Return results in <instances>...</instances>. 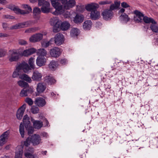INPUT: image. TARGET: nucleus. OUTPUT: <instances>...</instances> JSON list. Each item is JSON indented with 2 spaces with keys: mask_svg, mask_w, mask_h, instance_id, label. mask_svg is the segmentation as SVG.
Masks as SVG:
<instances>
[{
  "mask_svg": "<svg viewBox=\"0 0 158 158\" xmlns=\"http://www.w3.org/2000/svg\"><path fill=\"white\" fill-rule=\"evenodd\" d=\"M19 45H24L27 44V42L25 40L21 39L19 40Z\"/></svg>",
  "mask_w": 158,
  "mask_h": 158,
  "instance_id": "nucleus-54",
  "label": "nucleus"
},
{
  "mask_svg": "<svg viewBox=\"0 0 158 158\" xmlns=\"http://www.w3.org/2000/svg\"><path fill=\"white\" fill-rule=\"evenodd\" d=\"M60 63L62 65H65L67 63V61L65 59H61L60 60Z\"/></svg>",
  "mask_w": 158,
  "mask_h": 158,
  "instance_id": "nucleus-57",
  "label": "nucleus"
},
{
  "mask_svg": "<svg viewBox=\"0 0 158 158\" xmlns=\"http://www.w3.org/2000/svg\"><path fill=\"white\" fill-rule=\"evenodd\" d=\"M31 137V143L34 146L37 145L41 143V139L39 135L35 134L32 135Z\"/></svg>",
  "mask_w": 158,
  "mask_h": 158,
  "instance_id": "nucleus-9",
  "label": "nucleus"
},
{
  "mask_svg": "<svg viewBox=\"0 0 158 158\" xmlns=\"http://www.w3.org/2000/svg\"><path fill=\"white\" fill-rule=\"evenodd\" d=\"M37 30L36 27H33L28 28L25 31V33H30L35 31Z\"/></svg>",
  "mask_w": 158,
  "mask_h": 158,
  "instance_id": "nucleus-51",
  "label": "nucleus"
},
{
  "mask_svg": "<svg viewBox=\"0 0 158 158\" xmlns=\"http://www.w3.org/2000/svg\"><path fill=\"white\" fill-rule=\"evenodd\" d=\"M43 37V34L37 33L31 36L29 38V40L31 42H35L40 41Z\"/></svg>",
  "mask_w": 158,
  "mask_h": 158,
  "instance_id": "nucleus-12",
  "label": "nucleus"
},
{
  "mask_svg": "<svg viewBox=\"0 0 158 158\" xmlns=\"http://www.w3.org/2000/svg\"><path fill=\"white\" fill-rule=\"evenodd\" d=\"M28 24L29 23L28 21L24 22L21 23H19L18 24L12 26L11 27L10 29H15L23 28L25 27L26 25L27 26L26 27H27Z\"/></svg>",
  "mask_w": 158,
  "mask_h": 158,
  "instance_id": "nucleus-17",
  "label": "nucleus"
},
{
  "mask_svg": "<svg viewBox=\"0 0 158 158\" xmlns=\"http://www.w3.org/2000/svg\"><path fill=\"white\" fill-rule=\"evenodd\" d=\"M34 152V148L32 147H29L26 148L25 150L24 155L25 156L29 155H33Z\"/></svg>",
  "mask_w": 158,
  "mask_h": 158,
  "instance_id": "nucleus-37",
  "label": "nucleus"
},
{
  "mask_svg": "<svg viewBox=\"0 0 158 158\" xmlns=\"http://www.w3.org/2000/svg\"><path fill=\"white\" fill-rule=\"evenodd\" d=\"M44 82L46 84L52 85L56 82V80L52 77L48 76L45 77Z\"/></svg>",
  "mask_w": 158,
  "mask_h": 158,
  "instance_id": "nucleus-25",
  "label": "nucleus"
},
{
  "mask_svg": "<svg viewBox=\"0 0 158 158\" xmlns=\"http://www.w3.org/2000/svg\"><path fill=\"white\" fill-rule=\"evenodd\" d=\"M156 24H151L150 25V28L152 31L155 33L158 32V26L156 25Z\"/></svg>",
  "mask_w": 158,
  "mask_h": 158,
  "instance_id": "nucleus-45",
  "label": "nucleus"
},
{
  "mask_svg": "<svg viewBox=\"0 0 158 158\" xmlns=\"http://www.w3.org/2000/svg\"><path fill=\"white\" fill-rule=\"evenodd\" d=\"M26 106V105L24 104L17 110L16 117L18 119L20 120L22 119Z\"/></svg>",
  "mask_w": 158,
  "mask_h": 158,
  "instance_id": "nucleus-13",
  "label": "nucleus"
},
{
  "mask_svg": "<svg viewBox=\"0 0 158 158\" xmlns=\"http://www.w3.org/2000/svg\"><path fill=\"white\" fill-rule=\"evenodd\" d=\"M16 67L20 71L22 70L25 73H27L31 69L28 64L24 61L18 64Z\"/></svg>",
  "mask_w": 158,
  "mask_h": 158,
  "instance_id": "nucleus-4",
  "label": "nucleus"
},
{
  "mask_svg": "<svg viewBox=\"0 0 158 158\" xmlns=\"http://www.w3.org/2000/svg\"><path fill=\"white\" fill-rule=\"evenodd\" d=\"M98 7V4L95 3H91L88 4L85 6L86 9L89 11H91L97 10V8Z\"/></svg>",
  "mask_w": 158,
  "mask_h": 158,
  "instance_id": "nucleus-20",
  "label": "nucleus"
},
{
  "mask_svg": "<svg viewBox=\"0 0 158 158\" xmlns=\"http://www.w3.org/2000/svg\"><path fill=\"white\" fill-rule=\"evenodd\" d=\"M53 39H51L49 41L45 43L44 46L46 47H48V46L50 45L51 44H52V42H53Z\"/></svg>",
  "mask_w": 158,
  "mask_h": 158,
  "instance_id": "nucleus-55",
  "label": "nucleus"
},
{
  "mask_svg": "<svg viewBox=\"0 0 158 158\" xmlns=\"http://www.w3.org/2000/svg\"><path fill=\"white\" fill-rule=\"evenodd\" d=\"M60 30V27L53 26V31L54 32L56 33Z\"/></svg>",
  "mask_w": 158,
  "mask_h": 158,
  "instance_id": "nucleus-58",
  "label": "nucleus"
},
{
  "mask_svg": "<svg viewBox=\"0 0 158 158\" xmlns=\"http://www.w3.org/2000/svg\"><path fill=\"white\" fill-rule=\"evenodd\" d=\"M37 54L39 56L44 57L47 54L46 51L44 48L40 49L36 51Z\"/></svg>",
  "mask_w": 158,
  "mask_h": 158,
  "instance_id": "nucleus-38",
  "label": "nucleus"
},
{
  "mask_svg": "<svg viewBox=\"0 0 158 158\" xmlns=\"http://www.w3.org/2000/svg\"><path fill=\"white\" fill-rule=\"evenodd\" d=\"M64 42V36L60 33L56 34L55 36V42L57 45H60Z\"/></svg>",
  "mask_w": 158,
  "mask_h": 158,
  "instance_id": "nucleus-14",
  "label": "nucleus"
},
{
  "mask_svg": "<svg viewBox=\"0 0 158 158\" xmlns=\"http://www.w3.org/2000/svg\"><path fill=\"white\" fill-rule=\"evenodd\" d=\"M120 19L127 23L130 20V18L128 17V15L124 13L121 15L119 17Z\"/></svg>",
  "mask_w": 158,
  "mask_h": 158,
  "instance_id": "nucleus-39",
  "label": "nucleus"
},
{
  "mask_svg": "<svg viewBox=\"0 0 158 158\" xmlns=\"http://www.w3.org/2000/svg\"><path fill=\"white\" fill-rule=\"evenodd\" d=\"M70 24L67 21L63 22L61 24L60 27L63 31L68 30L70 27Z\"/></svg>",
  "mask_w": 158,
  "mask_h": 158,
  "instance_id": "nucleus-31",
  "label": "nucleus"
},
{
  "mask_svg": "<svg viewBox=\"0 0 158 158\" xmlns=\"http://www.w3.org/2000/svg\"><path fill=\"white\" fill-rule=\"evenodd\" d=\"M46 59L44 56H39L36 60V64L39 67H41L45 65Z\"/></svg>",
  "mask_w": 158,
  "mask_h": 158,
  "instance_id": "nucleus-15",
  "label": "nucleus"
},
{
  "mask_svg": "<svg viewBox=\"0 0 158 158\" xmlns=\"http://www.w3.org/2000/svg\"><path fill=\"white\" fill-rule=\"evenodd\" d=\"M51 25L56 27H60V23L59 21L57 19H51L50 21Z\"/></svg>",
  "mask_w": 158,
  "mask_h": 158,
  "instance_id": "nucleus-36",
  "label": "nucleus"
},
{
  "mask_svg": "<svg viewBox=\"0 0 158 158\" xmlns=\"http://www.w3.org/2000/svg\"><path fill=\"white\" fill-rule=\"evenodd\" d=\"M42 75L38 71L34 72L32 76V79L34 81H40L41 80Z\"/></svg>",
  "mask_w": 158,
  "mask_h": 158,
  "instance_id": "nucleus-21",
  "label": "nucleus"
},
{
  "mask_svg": "<svg viewBox=\"0 0 158 158\" xmlns=\"http://www.w3.org/2000/svg\"><path fill=\"white\" fill-rule=\"evenodd\" d=\"M25 102L30 106H31L33 103V102L32 99L29 98H26L25 99Z\"/></svg>",
  "mask_w": 158,
  "mask_h": 158,
  "instance_id": "nucleus-53",
  "label": "nucleus"
},
{
  "mask_svg": "<svg viewBox=\"0 0 158 158\" xmlns=\"http://www.w3.org/2000/svg\"><path fill=\"white\" fill-rule=\"evenodd\" d=\"M26 129L27 131L28 134L29 135L32 134L34 131V128L32 126H30Z\"/></svg>",
  "mask_w": 158,
  "mask_h": 158,
  "instance_id": "nucleus-49",
  "label": "nucleus"
},
{
  "mask_svg": "<svg viewBox=\"0 0 158 158\" xmlns=\"http://www.w3.org/2000/svg\"><path fill=\"white\" fill-rule=\"evenodd\" d=\"M19 132L22 138H23L24 136V126L22 123H21L19 126Z\"/></svg>",
  "mask_w": 158,
  "mask_h": 158,
  "instance_id": "nucleus-43",
  "label": "nucleus"
},
{
  "mask_svg": "<svg viewBox=\"0 0 158 158\" xmlns=\"http://www.w3.org/2000/svg\"><path fill=\"white\" fill-rule=\"evenodd\" d=\"M31 143V137H29L27 138L26 140L24 142V146L26 147H28Z\"/></svg>",
  "mask_w": 158,
  "mask_h": 158,
  "instance_id": "nucleus-46",
  "label": "nucleus"
},
{
  "mask_svg": "<svg viewBox=\"0 0 158 158\" xmlns=\"http://www.w3.org/2000/svg\"><path fill=\"white\" fill-rule=\"evenodd\" d=\"M58 65V62L52 60L49 64V67L52 70H54L57 68Z\"/></svg>",
  "mask_w": 158,
  "mask_h": 158,
  "instance_id": "nucleus-28",
  "label": "nucleus"
},
{
  "mask_svg": "<svg viewBox=\"0 0 158 158\" xmlns=\"http://www.w3.org/2000/svg\"><path fill=\"white\" fill-rule=\"evenodd\" d=\"M39 6H42L41 10L42 12L46 13L50 11V3L45 0H38Z\"/></svg>",
  "mask_w": 158,
  "mask_h": 158,
  "instance_id": "nucleus-2",
  "label": "nucleus"
},
{
  "mask_svg": "<svg viewBox=\"0 0 158 158\" xmlns=\"http://www.w3.org/2000/svg\"><path fill=\"white\" fill-rule=\"evenodd\" d=\"M40 12V9L37 7H35L33 9V13L35 15L39 14Z\"/></svg>",
  "mask_w": 158,
  "mask_h": 158,
  "instance_id": "nucleus-52",
  "label": "nucleus"
},
{
  "mask_svg": "<svg viewBox=\"0 0 158 158\" xmlns=\"http://www.w3.org/2000/svg\"><path fill=\"white\" fill-rule=\"evenodd\" d=\"M121 6L124 8H127L130 7V6L126 2H123L121 4Z\"/></svg>",
  "mask_w": 158,
  "mask_h": 158,
  "instance_id": "nucleus-56",
  "label": "nucleus"
},
{
  "mask_svg": "<svg viewBox=\"0 0 158 158\" xmlns=\"http://www.w3.org/2000/svg\"><path fill=\"white\" fill-rule=\"evenodd\" d=\"M52 6L56 9L55 12L53 14L55 15L60 14L63 11L62 5L58 1V0H51Z\"/></svg>",
  "mask_w": 158,
  "mask_h": 158,
  "instance_id": "nucleus-1",
  "label": "nucleus"
},
{
  "mask_svg": "<svg viewBox=\"0 0 158 158\" xmlns=\"http://www.w3.org/2000/svg\"><path fill=\"white\" fill-rule=\"evenodd\" d=\"M36 49L31 48L24 50L22 53V55L24 56H28L36 52Z\"/></svg>",
  "mask_w": 158,
  "mask_h": 158,
  "instance_id": "nucleus-18",
  "label": "nucleus"
},
{
  "mask_svg": "<svg viewBox=\"0 0 158 158\" xmlns=\"http://www.w3.org/2000/svg\"><path fill=\"white\" fill-rule=\"evenodd\" d=\"M17 84L21 87L24 88L29 87L28 84L26 82L22 80H20L18 81Z\"/></svg>",
  "mask_w": 158,
  "mask_h": 158,
  "instance_id": "nucleus-41",
  "label": "nucleus"
},
{
  "mask_svg": "<svg viewBox=\"0 0 158 158\" xmlns=\"http://www.w3.org/2000/svg\"><path fill=\"white\" fill-rule=\"evenodd\" d=\"M35 103L39 107H43L46 103L45 100L41 97L36 98L35 101Z\"/></svg>",
  "mask_w": 158,
  "mask_h": 158,
  "instance_id": "nucleus-16",
  "label": "nucleus"
},
{
  "mask_svg": "<svg viewBox=\"0 0 158 158\" xmlns=\"http://www.w3.org/2000/svg\"><path fill=\"white\" fill-rule=\"evenodd\" d=\"M31 120L33 123L34 128L35 129H39L42 127L43 123L41 121L35 120L32 117H31Z\"/></svg>",
  "mask_w": 158,
  "mask_h": 158,
  "instance_id": "nucleus-19",
  "label": "nucleus"
},
{
  "mask_svg": "<svg viewBox=\"0 0 158 158\" xmlns=\"http://www.w3.org/2000/svg\"><path fill=\"white\" fill-rule=\"evenodd\" d=\"M23 8L25 9V10H22L20 9V11L19 10V14L24 15L29 13L31 12L32 9L31 8L27 5H23Z\"/></svg>",
  "mask_w": 158,
  "mask_h": 158,
  "instance_id": "nucleus-22",
  "label": "nucleus"
},
{
  "mask_svg": "<svg viewBox=\"0 0 158 158\" xmlns=\"http://www.w3.org/2000/svg\"><path fill=\"white\" fill-rule=\"evenodd\" d=\"M23 122L25 128H27L28 127L31 126V123L29 121V118L27 115H25L23 117Z\"/></svg>",
  "mask_w": 158,
  "mask_h": 158,
  "instance_id": "nucleus-29",
  "label": "nucleus"
},
{
  "mask_svg": "<svg viewBox=\"0 0 158 158\" xmlns=\"http://www.w3.org/2000/svg\"><path fill=\"white\" fill-rule=\"evenodd\" d=\"M112 2L110 0H105L100 1L99 2V4L101 5L110 4H111Z\"/></svg>",
  "mask_w": 158,
  "mask_h": 158,
  "instance_id": "nucleus-50",
  "label": "nucleus"
},
{
  "mask_svg": "<svg viewBox=\"0 0 158 158\" xmlns=\"http://www.w3.org/2000/svg\"><path fill=\"white\" fill-rule=\"evenodd\" d=\"M120 2L115 1L114 3L111 4L109 10L112 11L118 9L120 6Z\"/></svg>",
  "mask_w": 158,
  "mask_h": 158,
  "instance_id": "nucleus-27",
  "label": "nucleus"
},
{
  "mask_svg": "<svg viewBox=\"0 0 158 158\" xmlns=\"http://www.w3.org/2000/svg\"><path fill=\"white\" fill-rule=\"evenodd\" d=\"M8 35L6 34H4L2 33H0V37H7Z\"/></svg>",
  "mask_w": 158,
  "mask_h": 158,
  "instance_id": "nucleus-62",
  "label": "nucleus"
},
{
  "mask_svg": "<svg viewBox=\"0 0 158 158\" xmlns=\"http://www.w3.org/2000/svg\"><path fill=\"white\" fill-rule=\"evenodd\" d=\"M35 59L34 57H31L28 60V63L31 69H34L35 68Z\"/></svg>",
  "mask_w": 158,
  "mask_h": 158,
  "instance_id": "nucleus-40",
  "label": "nucleus"
},
{
  "mask_svg": "<svg viewBox=\"0 0 158 158\" xmlns=\"http://www.w3.org/2000/svg\"><path fill=\"white\" fill-rule=\"evenodd\" d=\"M8 8L13 10L17 14H19V10L20 11L19 8L15 6H14L9 5L8 6Z\"/></svg>",
  "mask_w": 158,
  "mask_h": 158,
  "instance_id": "nucleus-42",
  "label": "nucleus"
},
{
  "mask_svg": "<svg viewBox=\"0 0 158 158\" xmlns=\"http://www.w3.org/2000/svg\"><path fill=\"white\" fill-rule=\"evenodd\" d=\"M9 132L8 131L4 132L0 136V146H3L7 142Z\"/></svg>",
  "mask_w": 158,
  "mask_h": 158,
  "instance_id": "nucleus-11",
  "label": "nucleus"
},
{
  "mask_svg": "<svg viewBox=\"0 0 158 158\" xmlns=\"http://www.w3.org/2000/svg\"><path fill=\"white\" fill-rule=\"evenodd\" d=\"M23 153V150L22 149L19 151H16L15 158H22Z\"/></svg>",
  "mask_w": 158,
  "mask_h": 158,
  "instance_id": "nucleus-47",
  "label": "nucleus"
},
{
  "mask_svg": "<svg viewBox=\"0 0 158 158\" xmlns=\"http://www.w3.org/2000/svg\"><path fill=\"white\" fill-rule=\"evenodd\" d=\"M76 2L75 0H69L64 3V6L62 5V7L63 8V11L60 14H61L64 13L65 10L69 9L70 8H72L75 5Z\"/></svg>",
  "mask_w": 158,
  "mask_h": 158,
  "instance_id": "nucleus-8",
  "label": "nucleus"
},
{
  "mask_svg": "<svg viewBox=\"0 0 158 158\" xmlns=\"http://www.w3.org/2000/svg\"><path fill=\"white\" fill-rule=\"evenodd\" d=\"M19 78L21 79L26 81L29 83H31L32 81L31 78L25 74H21L19 76Z\"/></svg>",
  "mask_w": 158,
  "mask_h": 158,
  "instance_id": "nucleus-33",
  "label": "nucleus"
},
{
  "mask_svg": "<svg viewBox=\"0 0 158 158\" xmlns=\"http://www.w3.org/2000/svg\"><path fill=\"white\" fill-rule=\"evenodd\" d=\"M100 15V12L97 10L93 11L90 13V18L92 20H96L99 19Z\"/></svg>",
  "mask_w": 158,
  "mask_h": 158,
  "instance_id": "nucleus-23",
  "label": "nucleus"
},
{
  "mask_svg": "<svg viewBox=\"0 0 158 158\" xmlns=\"http://www.w3.org/2000/svg\"><path fill=\"white\" fill-rule=\"evenodd\" d=\"M46 88V86L44 83H39L37 86V91L39 93H41L44 91Z\"/></svg>",
  "mask_w": 158,
  "mask_h": 158,
  "instance_id": "nucleus-24",
  "label": "nucleus"
},
{
  "mask_svg": "<svg viewBox=\"0 0 158 158\" xmlns=\"http://www.w3.org/2000/svg\"><path fill=\"white\" fill-rule=\"evenodd\" d=\"M84 20V17L82 15L77 14L74 18V21L76 23H81Z\"/></svg>",
  "mask_w": 158,
  "mask_h": 158,
  "instance_id": "nucleus-30",
  "label": "nucleus"
},
{
  "mask_svg": "<svg viewBox=\"0 0 158 158\" xmlns=\"http://www.w3.org/2000/svg\"><path fill=\"white\" fill-rule=\"evenodd\" d=\"M133 12L135 14L134 18V21L136 23L142 22L144 14L137 10H134Z\"/></svg>",
  "mask_w": 158,
  "mask_h": 158,
  "instance_id": "nucleus-6",
  "label": "nucleus"
},
{
  "mask_svg": "<svg viewBox=\"0 0 158 158\" xmlns=\"http://www.w3.org/2000/svg\"><path fill=\"white\" fill-rule=\"evenodd\" d=\"M0 3L2 4H5L8 3V2L6 0H0Z\"/></svg>",
  "mask_w": 158,
  "mask_h": 158,
  "instance_id": "nucleus-61",
  "label": "nucleus"
},
{
  "mask_svg": "<svg viewBox=\"0 0 158 158\" xmlns=\"http://www.w3.org/2000/svg\"><path fill=\"white\" fill-rule=\"evenodd\" d=\"M143 20L145 23H152L153 24H156V22L155 21L151 18H149L147 16H144Z\"/></svg>",
  "mask_w": 158,
  "mask_h": 158,
  "instance_id": "nucleus-34",
  "label": "nucleus"
},
{
  "mask_svg": "<svg viewBox=\"0 0 158 158\" xmlns=\"http://www.w3.org/2000/svg\"><path fill=\"white\" fill-rule=\"evenodd\" d=\"M39 111V108L36 106H33L31 109V111L33 114H36L38 113Z\"/></svg>",
  "mask_w": 158,
  "mask_h": 158,
  "instance_id": "nucleus-48",
  "label": "nucleus"
},
{
  "mask_svg": "<svg viewBox=\"0 0 158 158\" xmlns=\"http://www.w3.org/2000/svg\"><path fill=\"white\" fill-rule=\"evenodd\" d=\"M20 71L16 68V69L15 70L12 74V77L14 78L17 77L18 76L19 77V76L20 75Z\"/></svg>",
  "mask_w": 158,
  "mask_h": 158,
  "instance_id": "nucleus-44",
  "label": "nucleus"
},
{
  "mask_svg": "<svg viewBox=\"0 0 158 158\" xmlns=\"http://www.w3.org/2000/svg\"><path fill=\"white\" fill-rule=\"evenodd\" d=\"M51 96H52L54 98H55L56 96V94L53 92H51Z\"/></svg>",
  "mask_w": 158,
  "mask_h": 158,
  "instance_id": "nucleus-64",
  "label": "nucleus"
},
{
  "mask_svg": "<svg viewBox=\"0 0 158 158\" xmlns=\"http://www.w3.org/2000/svg\"><path fill=\"white\" fill-rule=\"evenodd\" d=\"M19 78L21 79L26 81L29 83H31L32 81L31 78L25 74H21L19 76Z\"/></svg>",
  "mask_w": 158,
  "mask_h": 158,
  "instance_id": "nucleus-32",
  "label": "nucleus"
},
{
  "mask_svg": "<svg viewBox=\"0 0 158 158\" xmlns=\"http://www.w3.org/2000/svg\"><path fill=\"white\" fill-rule=\"evenodd\" d=\"M33 89L31 87L24 88L21 91L20 95L21 97L30 96L33 92Z\"/></svg>",
  "mask_w": 158,
  "mask_h": 158,
  "instance_id": "nucleus-10",
  "label": "nucleus"
},
{
  "mask_svg": "<svg viewBox=\"0 0 158 158\" xmlns=\"http://www.w3.org/2000/svg\"><path fill=\"white\" fill-rule=\"evenodd\" d=\"M113 11L108 9L104 10L102 13L103 18L106 20L111 19L113 17Z\"/></svg>",
  "mask_w": 158,
  "mask_h": 158,
  "instance_id": "nucleus-5",
  "label": "nucleus"
},
{
  "mask_svg": "<svg viewBox=\"0 0 158 158\" xmlns=\"http://www.w3.org/2000/svg\"><path fill=\"white\" fill-rule=\"evenodd\" d=\"M49 52L51 56L56 58L60 55L61 51L60 48L57 47H54L50 50Z\"/></svg>",
  "mask_w": 158,
  "mask_h": 158,
  "instance_id": "nucleus-7",
  "label": "nucleus"
},
{
  "mask_svg": "<svg viewBox=\"0 0 158 158\" xmlns=\"http://www.w3.org/2000/svg\"><path fill=\"white\" fill-rule=\"evenodd\" d=\"M92 25V23L90 20H87L85 21L83 25V28L85 30H89Z\"/></svg>",
  "mask_w": 158,
  "mask_h": 158,
  "instance_id": "nucleus-26",
  "label": "nucleus"
},
{
  "mask_svg": "<svg viewBox=\"0 0 158 158\" xmlns=\"http://www.w3.org/2000/svg\"><path fill=\"white\" fill-rule=\"evenodd\" d=\"M25 156L27 158H35L33 155H25Z\"/></svg>",
  "mask_w": 158,
  "mask_h": 158,
  "instance_id": "nucleus-63",
  "label": "nucleus"
},
{
  "mask_svg": "<svg viewBox=\"0 0 158 158\" xmlns=\"http://www.w3.org/2000/svg\"><path fill=\"white\" fill-rule=\"evenodd\" d=\"M3 17L4 18L9 19H13L15 18L14 16L9 15H4Z\"/></svg>",
  "mask_w": 158,
  "mask_h": 158,
  "instance_id": "nucleus-59",
  "label": "nucleus"
},
{
  "mask_svg": "<svg viewBox=\"0 0 158 158\" xmlns=\"http://www.w3.org/2000/svg\"><path fill=\"white\" fill-rule=\"evenodd\" d=\"M9 55L8 56L9 61L10 62L17 61L19 57V55L16 50L9 51Z\"/></svg>",
  "mask_w": 158,
  "mask_h": 158,
  "instance_id": "nucleus-3",
  "label": "nucleus"
},
{
  "mask_svg": "<svg viewBox=\"0 0 158 158\" xmlns=\"http://www.w3.org/2000/svg\"><path fill=\"white\" fill-rule=\"evenodd\" d=\"M80 32L79 29L77 28H73L71 30L70 36L72 37H76L79 34Z\"/></svg>",
  "mask_w": 158,
  "mask_h": 158,
  "instance_id": "nucleus-35",
  "label": "nucleus"
},
{
  "mask_svg": "<svg viewBox=\"0 0 158 158\" xmlns=\"http://www.w3.org/2000/svg\"><path fill=\"white\" fill-rule=\"evenodd\" d=\"M2 26L4 29H6L8 27V25L6 23H2Z\"/></svg>",
  "mask_w": 158,
  "mask_h": 158,
  "instance_id": "nucleus-60",
  "label": "nucleus"
}]
</instances>
